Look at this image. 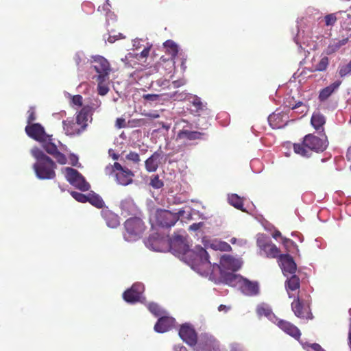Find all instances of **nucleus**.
<instances>
[{
    "label": "nucleus",
    "instance_id": "24",
    "mask_svg": "<svg viewBox=\"0 0 351 351\" xmlns=\"http://www.w3.org/2000/svg\"><path fill=\"white\" fill-rule=\"evenodd\" d=\"M341 84V81L337 80L329 86L322 89L319 94V101H324L328 99L329 97L339 88Z\"/></svg>",
    "mask_w": 351,
    "mask_h": 351
},
{
    "label": "nucleus",
    "instance_id": "12",
    "mask_svg": "<svg viewBox=\"0 0 351 351\" xmlns=\"http://www.w3.org/2000/svg\"><path fill=\"white\" fill-rule=\"evenodd\" d=\"M144 291V286L141 283H134L130 289L123 293V298L128 303H134L139 301Z\"/></svg>",
    "mask_w": 351,
    "mask_h": 351
},
{
    "label": "nucleus",
    "instance_id": "46",
    "mask_svg": "<svg viewBox=\"0 0 351 351\" xmlns=\"http://www.w3.org/2000/svg\"><path fill=\"white\" fill-rule=\"evenodd\" d=\"M162 95L158 94H145L143 95V98L148 101H157L160 100Z\"/></svg>",
    "mask_w": 351,
    "mask_h": 351
},
{
    "label": "nucleus",
    "instance_id": "57",
    "mask_svg": "<svg viewBox=\"0 0 351 351\" xmlns=\"http://www.w3.org/2000/svg\"><path fill=\"white\" fill-rule=\"evenodd\" d=\"M272 237L273 238H274L275 239H277V238L278 237H282V235H281V232L278 230H276L273 233H272Z\"/></svg>",
    "mask_w": 351,
    "mask_h": 351
},
{
    "label": "nucleus",
    "instance_id": "64",
    "mask_svg": "<svg viewBox=\"0 0 351 351\" xmlns=\"http://www.w3.org/2000/svg\"><path fill=\"white\" fill-rule=\"evenodd\" d=\"M113 159H114V160H117V159H118V156H117L116 154H114V155L113 156Z\"/></svg>",
    "mask_w": 351,
    "mask_h": 351
},
{
    "label": "nucleus",
    "instance_id": "16",
    "mask_svg": "<svg viewBox=\"0 0 351 351\" xmlns=\"http://www.w3.org/2000/svg\"><path fill=\"white\" fill-rule=\"evenodd\" d=\"M63 129L67 136H74L80 135L86 130L84 125L81 126L77 121L74 120H64L62 121Z\"/></svg>",
    "mask_w": 351,
    "mask_h": 351
},
{
    "label": "nucleus",
    "instance_id": "44",
    "mask_svg": "<svg viewBox=\"0 0 351 351\" xmlns=\"http://www.w3.org/2000/svg\"><path fill=\"white\" fill-rule=\"evenodd\" d=\"M125 158L128 160L132 161L136 164L138 163L141 160L139 154L134 152H130L126 155Z\"/></svg>",
    "mask_w": 351,
    "mask_h": 351
},
{
    "label": "nucleus",
    "instance_id": "36",
    "mask_svg": "<svg viewBox=\"0 0 351 351\" xmlns=\"http://www.w3.org/2000/svg\"><path fill=\"white\" fill-rule=\"evenodd\" d=\"M149 185L154 189H159L163 186L164 183L162 180L159 178L158 175H153L150 178Z\"/></svg>",
    "mask_w": 351,
    "mask_h": 351
},
{
    "label": "nucleus",
    "instance_id": "28",
    "mask_svg": "<svg viewBox=\"0 0 351 351\" xmlns=\"http://www.w3.org/2000/svg\"><path fill=\"white\" fill-rule=\"evenodd\" d=\"M348 42V38L342 40H335L332 41L325 49L326 55H331L337 51L342 46Z\"/></svg>",
    "mask_w": 351,
    "mask_h": 351
},
{
    "label": "nucleus",
    "instance_id": "14",
    "mask_svg": "<svg viewBox=\"0 0 351 351\" xmlns=\"http://www.w3.org/2000/svg\"><path fill=\"white\" fill-rule=\"evenodd\" d=\"M25 130L28 136L39 142L45 141V138L48 136L45 131V128L40 123L27 125Z\"/></svg>",
    "mask_w": 351,
    "mask_h": 351
},
{
    "label": "nucleus",
    "instance_id": "29",
    "mask_svg": "<svg viewBox=\"0 0 351 351\" xmlns=\"http://www.w3.org/2000/svg\"><path fill=\"white\" fill-rule=\"evenodd\" d=\"M228 203L234 206L235 208L244 212L245 210L243 208V198L239 196L237 194H230L228 197Z\"/></svg>",
    "mask_w": 351,
    "mask_h": 351
},
{
    "label": "nucleus",
    "instance_id": "19",
    "mask_svg": "<svg viewBox=\"0 0 351 351\" xmlns=\"http://www.w3.org/2000/svg\"><path fill=\"white\" fill-rule=\"evenodd\" d=\"M239 287L242 292L247 295L254 296L259 293V287L257 282H252L243 278Z\"/></svg>",
    "mask_w": 351,
    "mask_h": 351
},
{
    "label": "nucleus",
    "instance_id": "6",
    "mask_svg": "<svg viewBox=\"0 0 351 351\" xmlns=\"http://www.w3.org/2000/svg\"><path fill=\"white\" fill-rule=\"evenodd\" d=\"M125 232L123 237L128 241H134L140 239L144 231L145 226L143 220L138 217H131L124 223Z\"/></svg>",
    "mask_w": 351,
    "mask_h": 351
},
{
    "label": "nucleus",
    "instance_id": "17",
    "mask_svg": "<svg viewBox=\"0 0 351 351\" xmlns=\"http://www.w3.org/2000/svg\"><path fill=\"white\" fill-rule=\"evenodd\" d=\"M277 326L285 332L295 338L299 339L301 336V332L299 328L292 323L280 319L277 322Z\"/></svg>",
    "mask_w": 351,
    "mask_h": 351
},
{
    "label": "nucleus",
    "instance_id": "5",
    "mask_svg": "<svg viewBox=\"0 0 351 351\" xmlns=\"http://www.w3.org/2000/svg\"><path fill=\"white\" fill-rule=\"evenodd\" d=\"M106 174H113L115 180L119 184L128 186L133 182L134 173L128 168L123 167L120 163L115 162L114 165L107 166L105 169Z\"/></svg>",
    "mask_w": 351,
    "mask_h": 351
},
{
    "label": "nucleus",
    "instance_id": "50",
    "mask_svg": "<svg viewBox=\"0 0 351 351\" xmlns=\"http://www.w3.org/2000/svg\"><path fill=\"white\" fill-rule=\"evenodd\" d=\"M186 94L184 92H182L180 93H178V92H175L173 95L171 96V97L174 98V99H184L186 97Z\"/></svg>",
    "mask_w": 351,
    "mask_h": 351
},
{
    "label": "nucleus",
    "instance_id": "33",
    "mask_svg": "<svg viewBox=\"0 0 351 351\" xmlns=\"http://www.w3.org/2000/svg\"><path fill=\"white\" fill-rule=\"evenodd\" d=\"M164 47L167 49L169 54L172 57L178 55V48L177 45L171 40H168L164 43Z\"/></svg>",
    "mask_w": 351,
    "mask_h": 351
},
{
    "label": "nucleus",
    "instance_id": "3",
    "mask_svg": "<svg viewBox=\"0 0 351 351\" xmlns=\"http://www.w3.org/2000/svg\"><path fill=\"white\" fill-rule=\"evenodd\" d=\"M328 146L327 140L322 139L312 134H308L303 138L302 143H294L293 150L297 154L309 157L311 152H322Z\"/></svg>",
    "mask_w": 351,
    "mask_h": 351
},
{
    "label": "nucleus",
    "instance_id": "30",
    "mask_svg": "<svg viewBox=\"0 0 351 351\" xmlns=\"http://www.w3.org/2000/svg\"><path fill=\"white\" fill-rule=\"evenodd\" d=\"M328 64V58L327 56H324L316 65H313L311 69H309V71L311 72L325 71H326Z\"/></svg>",
    "mask_w": 351,
    "mask_h": 351
},
{
    "label": "nucleus",
    "instance_id": "59",
    "mask_svg": "<svg viewBox=\"0 0 351 351\" xmlns=\"http://www.w3.org/2000/svg\"><path fill=\"white\" fill-rule=\"evenodd\" d=\"M182 84H183L180 81H173V87H175V88H178V87L182 86Z\"/></svg>",
    "mask_w": 351,
    "mask_h": 351
},
{
    "label": "nucleus",
    "instance_id": "34",
    "mask_svg": "<svg viewBox=\"0 0 351 351\" xmlns=\"http://www.w3.org/2000/svg\"><path fill=\"white\" fill-rule=\"evenodd\" d=\"M121 208L122 214L130 215L134 211V205L131 201L124 200L121 203Z\"/></svg>",
    "mask_w": 351,
    "mask_h": 351
},
{
    "label": "nucleus",
    "instance_id": "15",
    "mask_svg": "<svg viewBox=\"0 0 351 351\" xmlns=\"http://www.w3.org/2000/svg\"><path fill=\"white\" fill-rule=\"evenodd\" d=\"M180 338L189 346H195L197 341V336L195 330L188 324L181 326L179 330Z\"/></svg>",
    "mask_w": 351,
    "mask_h": 351
},
{
    "label": "nucleus",
    "instance_id": "31",
    "mask_svg": "<svg viewBox=\"0 0 351 351\" xmlns=\"http://www.w3.org/2000/svg\"><path fill=\"white\" fill-rule=\"evenodd\" d=\"M109 77H104L103 80L96 78V81L97 82V91L99 95L104 96L108 93L109 87L107 83Z\"/></svg>",
    "mask_w": 351,
    "mask_h": 351
},
{
    "label": "nucleus",
    "instance_id": "13",
    "mask_svg": "<svg viewBox=\"0 0 351 351\" xmlns=\"http://www.w3.org/2000/svg\"><path fill=\"white\" fill-rule=\"evenodd\" d=\"M278 262L285 276L293 275L296 271V263L289 254H281L278 258Z\"/></svg>",
    "mask_w": 351,
    "mask_h": 351
},
{
    "label": "nucleus",
    "instance_id": "27",
    "mask_svg": "<svg viewBox=\"0 0 351 351\" xmlns=\"http://www.w3.org/2000/svg\"><path fill=\"white\" fill-rule=\"evenodd\" d=\"M204 132L197 131H190L187 130H180L178 134L179 138H186L187 140H200L203 139V136H205Z\"/></svg>",
    "mask_w": 351,
    "mask_h": 351
},
{
    "label": "nucleus",
    "instance_id": "47",
    "mask_svg": "<svg viewBox=\"0 0 351 351\" xmlns=\"http://www.w3.org/2000/svg\"><path fill=\"white\" fill-rule=\"evenodd\" d=\"M218 249L223 252H230L232 250V247L228 243L220 241L218 243Z\"/></svg>",
    "mask_w": 351,
    "mask_h": 351
},
{
    "label": "nucleus",
    "instance_id": "4",
    "mask_svg": "<svg viewBox=\"0 0 351 351\" xmlns=\"http://www.w3.org/2000/svg\"><path fill=\"white\" fill-rule=\"evenodd\" d=\"M311 299L309 295L303 296L302 294H298L291 302V310L294 315L300 319H313V315L311 308Z\"/></svg>",
    "mask_w": 351,
    "mask_h": 351
},
{
    "label": "nucleus",
    "instance_id": "9",
    "mask_svg": "<svg viewBox=\"0 0 351 351\" xmlns=\"http://www.w3.org/2000/svg\"><path fill=\"white\" fill-rule=\"evenodd\" d=\"M91 63L93 68L98 73L96 78L103 80L104 77H109L111 67L107 59L101 56H95L92 58Z\"/></svg>",
    "mask_w": 351,
    "mask_h": 351
},
{
    "label": "nucleus",
    "instance_id": "35",
    "mask_svg": "<svg viewBox=\"0 0 351 351\" xmlns=\"http://www.w3.org/2000/svg\"><path fill=\"white\" fill-rule=\"evenodd\" d=\"M256 311L258 316L269 317L272 313L269 306L265 304L258 305Z\"/></svg>",
    "mask_w": 351,
    "mask_h": 351
},
{
    "label": "nucleus",
    "instance_id": "11",
    "mask_svg": "<svg viewBox=\"0 0 351 351\" xmlns=\"http://www.w3.org/2000/svg\"><path fill=\"white\" fill-rule=\"evenodd\" d=\"M257 245L268 258H279L281 255L280 249L269 239H258Z\"/></svg>",
    "mask_w": 351,
    "mask_h": 351
},
{
    "label": "nucleus",
    "instance_id": "40",
    "mask_svg": "<svg viewBox=\"0 0 351 351\" xmlns=\"http://www.w3.org/2000/svg\"><path fill=\"white\" fill-rule=\"evenodd\" d=\"M71 195L75 200H77L79 202L85 203L88 202V195L86 196L83 193L76 191H72L71 193Z\"/></svg>",
    "mask_w": 351,
    "mask_h": 351
},
{
    "label": "nucleus",
    "instance_id": "23",
    "mask_svg": "<svg viewBox=\"0 0 351 351\" xmlns=\"http://www.w3.org/2000/svg\"><path fill=\"white\" fill-rule=\"evenodd\" d=\"M326 123V117L319 111H315L311 119V124L319 132L324 131V125Z\"/></svg>",
    "mask_w": 351,
    "mask_h": 351
},
{
    "label": "nucleus",
    "instance_id": "43",
    "mask_svg": "<svg viewBox=\"0 0 351 351\" xmlns=\"http://www.w3.org/2000/svg\"><path fill=\"white\" fill-rule=\"evenodd\" d=\"M282 243L287 251H290L291 247H297L295 243L290 239L282 237Z\"/></svg>",
    "mask_w": 351,
    "mask_h": 351
},
{
    "label": "nucleus",
    "instance_id": "10",
    "mask_svg": "<svg viewBox=\"0 0 351 351\" xmlns=\"http://www.w3.org/2000/svg\"><path fill=\"white\" fill-rule=\"evenodd\" d=\"M40 143L46 152L51 155L59 164L66 163L67 159L65 155L58 151L56 145L52 142L51 136L48 135L45 141H42Z\"/></svg>",
    "mask_w": 351,
    "mask_h": 351
},
{
    "label": "nucleus",
    "instance_id": "55",
    "mask_svg": "<svg viewBox=\"0 0 351 351\" xmlns=\"http://www.w3.org/2000/svg\"><path fill=\"white\" fill-rule=\"evenodd\" d=\"M309 346H310L313 350H314L315 351H324V350L322 348L321 346H320L319 344H318V343H312V344L309 345Z\"/></svg>",
    "mask_w": 351,
    "mask_h": 351
},
{
    "label": "nucleus",
    "instance_id": "2",
    "mask_svg": "<svg viewBox=\"0 0 351 351\" xmlns=\"http://www.w3.org/2000/svg\"><path fill=\"white\" fill-rule=\"evenodd\" d=\"M32 155L36 159L33 167L36 176L41 180L53 179L56 177L55 162L38 149L33 150Z\"/></svg>",
    "mask_w": 351,
    "mask_h": 351
},
{
    "label": "nucleus",
    "instance_id": "52",
    "mask_svg": "<svg viewBox=\"0 0 351 351\" xmlns=\"http://www.w3.org/2000/svg\"><path fill=\"white\" fill-rule=\"evenodd\" d=\"M116 126L118 128H125V121L123 118H117L116 120Z\"/></svg>",
    "mask_w": 351,
    "mask_h": 351
},
{
    "label": "nucleus",
    "instance_id": "58",
    "mask_svg": "<svg viewBox=\"0 0 351 351\" xmlns=\"http://www.w3.org/2000/svg\"><path fill=\"white\" fill-rule=\"evenodd\" d=\"M222 259L226 263H230L232 258L230 256H223Z\"/></svg>",
    "mask_w": 351,
    "mask_h": 351
},
{
    "label": "nucleus",
    "instance_id": "62",
    "mask_svg": "<svg viewBox=\"0 0 351 351\" xmlns=\"http://www.w3.org/2000/svg\"><path fill=\"white\" fill-rule=\"evenodd\" d=\"M179 351H188V350L185 347L182 346V347L180 348Z\"/></svg>",
    "mask_w": 351,
    "mask_h": 351
},
{
    "label": "nucleus",
    "instance_id": "18",
    "mask_svg": "<svg viewBox=\"0 0 351 351\" xmlns=\"http://www.w3.org/2000/svg\"><path fill=\"white\" fill-rule=\"evenodd\" d=\"M101 215L109 228H115L119 226V217L109 210L108 207L103 208L101 210Z\"/></svg>",
    "mask_w": 351,
    "mask_h": 351
},
{
    "label": "nucleus",
    "instance_id": "1",
    "mask_svg": "<svg viewBox=\"0 0 351 351\" xmlns=\"http://www.w3.org/2000/svg\"><path fill=\"white\" fill-rule=\"evenodd\" d=\"M170 249L174 253L183 255L189 258L191 267L201 274H208L211 270V263L206 250L201 246H196L194 250L189 249L186 237L176 234L170 239Z\"/></svg>",
    "mask_w": 351,
    "mask_h": 351
},
{
    "label": "nucleus",
    "instance_id": "22",
    "mask_svg": "<svg viewBox=\"0 0 351 351\" xmlns=\"http://www.w3.org/2000/svg\"><path fill=\"white\" fill-rule=\"evenodd\" d=\"M243 276L239 274H236L232 272H221V279L222 282L226 285L232 287H236L240 285L241 280H243Z\"/></svg>",
    "mask_w": 351,
    "mask_h": 351
},
{
    "label": "nucleus",
    "instance_id": "32",
    "mask_svg": "<svg viewBox=\"0 0 351 351\" xmlns=\"http://www.w3.org/2000/svg\"><path fill=\"white\" fill-rule=\"evenodd\" d=\"M88 202L93 206L97 208H102L104 207V202L102 198L97 194H90L88 197Z\"/></svg>",
    "mask_w": 351,
    "mask_h": 351
},
{
    "label": "nucleus",
    "instance_id": "8",
    "mask_svg": "<svg viewBox=\"0 0 351 351\" xmlns=\"http://www.w3.org/2000/svg\"><path fill=\"white\" fill-rule=\"evenodd\" d=\"M178 219V214L167 210H158L156 213V224L162 228H169L173 226Z\"/></svg>",
    "mask_w": 351,
    "mask_h": 351
},
{
    "label": "nucleus",
    "instance_id": "26",
    "mask_svg": "<svg viewBox=\"0 0 351 351\" xmlns=\"http://www.w3.org/2000/svg\"><path fill=\"white\" fill-rule=\"evenodd\" d=\"M300 280L298 276L293 274L290 278H288L285 281L286 290L288 292L289 297L292 298L291 291H295L300 289Z\"/></svg>",
    "mask_w": 351,
    "mask_h": 351
},
{
    "label": "nucleus",
    "instance_id": "53",
    "mask_svg": "<svg viewBox=\"0 0 351 351\" xmlns=\"http://www.w3.org/2000/svg\"><path fill=\"white\" fill-rule=\"evenodd\" d=\"M122 34H119L117 35H114V36H111L110 35L109 37L108 38V41L110 43H114L117 40L121 38H123L122 36Z\"/></svg>",
    "mask_w": 351,
    "mask_h": 351
},
{
    "label": "nucleus",
    "instance_id": "56",
    "mask_svg": "<svg viewBox=\"0 0 351 351\" xmlns=\"http://www.w3.org/2000/svg\"><path fill=\"white\" fill-rule=\"evenodd\" d=\"M145 116L149 117L151 119H156L160 117L159 114H158V113H147V114H145Z\"/></svg>",
    "mask_w": 351,
    "mask_h": 351
},
{
    "label": "nucleus",
    "instance_id": "49",
    "mask_svg": "<svg viewBox=\"0 0 351 351\" xmlns=\"http://www.w3.org/2000/svg\"><path fill=\"white\" fill-rule=\"evenodd\" d=\"M150 47H145L139 54H136V58L138 60L145 58L149 56Z\"/></svg>",
    "mask_w": 351,
    "mask_h": 351
},
{
    "label": "nucleus",
    "instance_id": "45",
    "mask_svg": "<svg viewBox=\"0 0 351 351\" xmlns=\"http://www.w3.org/2000/svg\"><path fill=\"white\" fill-rule=\"evenodd\" d=\"M27 122L28 125L32 124V122L36 119V112L34 108L31 107L27 111Z\"/></svg>",
    "mask_w": 351,
    "mask_h": 351
},
{
    "label": "nucleus",
    "instance_id": "51",
    "mask_svg": "<svg viewBox=\"0 0 351 351\" xmlns=\"http://www.w3.org/2000/svg\"><path fill=\"white\" fill-rule=\"evenodd\" d=\"M204 225L203 222H199V223H193L189 226V230L193 231H196L201 228Z\"/></svg>",
    "mask_w": 351,
    "mask_h": 351
},
{
    "label": "nucleus",
    "instance_id": "37",
    "mask_svg": "<svg viewBox=\"0 0 351 351\" xmlns=\"http://www.w3.org/2000/svg\"><path fill=\"white\" fill-rule=\"evenodd\" d=\"M193 106L195 108V111L199 112L204 110L206 106L202 102L201 99L195 96L191 101Z\"/></svg>",
    "mask_w": 351,
    "mask_h": 351
},
{
    "label": "nucleus",
    "instance_id": "54",
    "mask_svg": "<svg viewBox=\"0 0 351 351\" xmlns=\"http://www.w3.org/2000/svg\"><path fill=\"white\" fill-rule=\"evenodd\" d=\"M69 159H70L71 164L73 166L77 165V163L78 162V158L77 157V156H75V154H71Z\"/></svg>",
    "mask_w": 351,
    "mask_h": 351
},
{
    "label": "nucleus",
    "instance_id": "25",
    "mask_svg": "<svg viewBox=\"0 0 351 351\" xmlns=\"http://www.w3.org/2000/svg\"><path fill=\"white\" fill-rule=\"evenodd\" d=\"M91 115L92 108L89 106H84L77 113L76 116V121H77L78 124H80L81 126L84 125V129L86 130L88 126V117H91Z\"/></svg>",
    "mask_w": 351,
    "mask_h": 351
},
{
    "label": "nucleus",
    "instance_id": "21",
    "mask_svg": "<svg viewBox=\"0 0 351 351\" xmlns=\"http://www.w3.org/2000/svg\"><path fill=\"white\" fill-rule=\"evenodd\" d=\"M162 158V152L156 151L145 161V169L148 172H154L157 170L160 160Z\"/></svg>",
    "mask_w": 351,
    "mask_h": 351
},
{
    "label": "nucleus",
    "instance_id": "61",
    "mask_svg": "<svg viewBox=\"0 0 351 351\" xmlns=\"http://www.w3.org/2000/svg\"><path fill=\"white\" fill-rule=\"evenodd\" d=\"M302 105V102H298V104H296L292 108L293 109H295L297 108L298 107H300Z\"/></svg>",
    "mask_w": 351,
    "mask_h": 351
},
{
    "label": "nucleus",
    "instance_id": "63",
    "mask_svg": "<svg viewBox=\"0 0 351 351\" xmlns=\"http://www.w3.org/2000/svg\"><path fill=\"white\" fill-rule=\"evenodd\" d=\"M236 241H237L236 238H232V239L230 240V242H231L232 243H233V244H234V243H236Z\"/></svg>",
    "mask_w": 351,
    "mask_h": 351
},
{
    "label": "nucleus",
    "instance_id": "38",
    "mask_svg": "<svg viewBox=\"0 0 351 351\" xmlns=\"http://www.w3.org/2000/svg\"><path fill=\"white\" fill-rule=\"evenodd\" d=\"M132 127H143L149 125L150 122L146 119H134L130 121Z\"/></svg>",
    "mask_w": 351,
    "mask_h": 351
},
{
    "label": "nucleus",
    "instance_id": "7",
    "mask_svg": "<svg viewBox=\"0 0 351 351\" xmlns=\"http://www.w3.org/2000/svg\"><path fill=\"white\" fill-rule=\"evenodd\" d=\"M65 171L66 180L71 184L82 191L89 190L90 184L78 171L71 167H66Z\"/></svg>",
    "mask_w": 351,
    "mask_h": 351
},
{
    "label": "nucleus",
    "instance_id": "60",
    "mask_svg": "<svg viewBox=\"0 0 351 351\" xmlns=\"http://www.w3.org/2000/svg\"><path fill=\"white\" fill-rule=\"evenodd\" d=\"M226 308V306L225 305H223V304H221L219 307H218V309L219 311H221L223 310H225Z\"/></svg>",
    "mask_w": 351,
    "mask_h": 351
},
{
    "label": "nucleus",
    "instance_id": "42",
    "mask_svg": "<svg viewBox=\"0 0 351 351\" xmlns=\"http://www.w3.org/2000/svg\"><path fill=\"white\" fill-rule=\"evenodd\" d=\"M337 18L336 16V14L334 13L327 14L324 17L325 24L326 26L334 25L335 24V23L337 22Z\"/></svg>",
    "mask_w": 351,
    "mask_h": 351
},
{
    "label": "nucleus",
    "instance_id": "48",
    "mask_svg": "<svg viewBox=\"0 0 351 351\" xmlns=\"http://www.w3.org/2000/svg\"><path fill=\"white\" fill-rule=\"evenodd\" d=\"M82 101H83V98L80 95H76L72 97L73 104L77 106H82Z\"/></svg>",
    "mask_w": 351,
    "mask_h": 351
},
{
    "label": "nucleus",
    "instance_id": "39",
    "mask_svg": "<svg viewBox=\"0 0 351 351\" xmlns=\"http://www.w3.org/2000/svg\"><path fill=\"white\" fill-rule=\"evenodd\" d=\"M348 74H351V60L347 64L343 65L339 69L340 77H343Z\"/></svg>",
    "mask_w": 351,
    "mask_h": 351
},
{
    "label": "nucleus",
    "instance_id": "41",
    "mask_svg": "<svg viewBox=\"0 0 351 351\" xmlns=\"http://www.w3.org/2000/svg\"><path fill=\"white\" fill-rule=\"evenodd\" d=\"M147 307L149 311L156 317L162 314L160 307L156 303H149Z\"/></svg>",
    "mask_w": 351,
    "mask_h": 351
},
{
    "label": "nucleus",
    "instance_id": "20",
    "mask_svg": "<svg viewBox=\"0 0 351 351\" xmlns=\"http://www.w3.org/2000/svg\"><path fill=\"white\" fill-rule=\"evenodd\" d=\"M175 319L168 316L160 317L154 326V330L159 333L169 330L173 326Z\"/></svg>",
    "mask_w": 351,
    "mask_h": 351
}]
</instances>
